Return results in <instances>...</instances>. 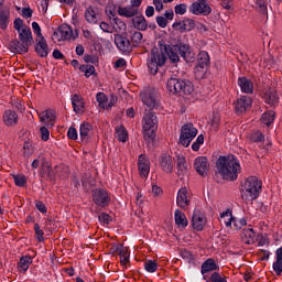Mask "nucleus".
<instances>
[{"label": "nucleus", "mask_w": 282, "mask_h": 282, "mask_svg": "<svg viewBox=\"0 0 282 282\" xmlns=\"http://www.w3.org/2000/svg\"><path fill=\"white\" fill-rule=\"evenodd\" d=\"M270 0H256L254 8L261 14H268V3Z\"/></svg>", "instance_id": "nucleus-47"}, {"label": "nucleus", "mask_w": 282, "mask_h": 282, "mask_svg": "<svg viewBox=\"0 0 282 282\" xmlns=\"http://www.w3.org/2000/svg\"><path fill=\"white\" fill-rule=\"evenodd\" d=\"M178 47V54L186 63H192V61H195V53L193 52V48H191V45L188 44H177Z\"/></svg>", "instance_id": "nucleus-20"}, {"label": "nucleus", "mask_w": 282, "mask_h": 282, "mask_svg": "<svg viewBox=\"0 0 282 282\" xmlns=\"http://www.w3.org/2000/svg\"><path fill=\"white\" fill-rule=\"evenodd\" d=\"M164 52L171 63H180V47L177 45H164Z\"/></svg>", "instance_id": "nucleus-26"}, {"label": "nucleus", "mask_w": 282, "mask_h": 282, "mask_svg": "<svg viewBox=\"0 0 282 282\" xmlns=\"http://www.w3.org/2000/svg\"><path fill=\"white\" fill-rule=\"evenodd\" d=\"M156 23L159 28H166V25H169V20L162 15H159L156 17Z\"/></svg>", "instance_id": "nucleus-64"}, {"label": "nucleus", "mask_w": 282, "mask_h": 282, "mask_svg": "<svg viewBox=\"0 0 282 282\" xmlns=\"http://www.w3.org/2000/svg\"><path fill=\"white\" fill-rule=\"evenodd\" d=\"M174 221L178 228H186L188 226V219L186 218V214L176 209L174 213Z\"/></svg>", "instance_id": "nucleus-36"}, {"label": "nucleus", "mask_w": 282, "mask_h": 282, "mask_svg": "<svg viewBox=\"0 0 282 282\" xmlns=\"http://www.w3.org/2000/svg\"><path fill=\"white\" fill-rule=\"evenodd\" d=\"M9 47L14 54H28V52H30V44L24 41H11Z\"/></svg>", "instance_id": "nucleus-17"}, {"label": "nucleus", "mask_w": 282, "mask_h": 282, "mask_svg": "<svg viewBox=\"0 0 282 282\" xmlns=\"http://www.w3.org/2000/svg\"><path fill=\"white\" fill-rule=\"evenodd\" d=\"M132 25L135 28V30H141L142 32H144L147 28H149V23H147V19L142 14H137L132 19Z\"/></svg>", "instance_id": "nucleus-35"}, {"label": "nucleus", "mask_w": 282, "mask_h": 282, "mask_svg": "<svg viewBox=\"0 0 282 282\" xmlns=\"http://www.w3.org/2000/svg\"><path fill=\"white\" fill-rule=\"evenodd\" d=\"M263 100L270 107H276L279 105V95L274 88H269L263 96Z\"/></svg>", "instance_id": "nucleus-27"}, {"label": "nucleus", "mask_w": 282, "mask_h": 282, "mask_svg": "<svg viewBox=\"0 0 282 282\" xmlns=\"http://www.w3.org/2000/svg\"><path fill=\"white\" fill-rule=\"evenodd\" d=\"M140 98L142 100L143 105H145V107H148V109H154V107L158 106V90H155L153 88H148V89L141 91Z\"/></svg>", "instance_id": "nucleus-8"}, {"label": "nucleus", "mask_w": 282, "mask_h": 282, "mask_svg": "<svg viewBox=\"0 0 282 282\" xmlns=\"http://www.w3.org/2000/svg\"><path fill=\"white\" fill-rule=\"evenodd\" d=\"M263 183L257 176H249L241 183L240 193L243 202H254L261 193Z\"/></svg>", "instance_id": "nucleus-2"}, {"label": "nucleus", "mask_w": 282, "mask_h": 282, "mask_svg": "<svg viewBox=\"0 0 282 282\" xmlns=\"http://www.w3.org/2000/svg\"><path fill=\"white\" fill-rule=\"evenodd\" d=\"M35 52L41 56V58H47L50 54V48L47 47V41L45 37H36L35 40Z\"/></svg>", "instance_id": "nucleus-22"}, {"label": "nucleus", "mask_w": 282, "mask_h": 282, "mask_svg": "<svg viewBox=\"0 0 282 282\" xmlns=\"http://www.w3.org/2000/svg\"><path fill=\"white\" fill-rule=\"evenodd\" d=\"M40 133H41V139L44 142H47V140H50V129H47V126H42L40 128Z\"/></svg>", "instance_id": "nucleus-55"}, {"label": "nucleus", "mask_w": 282, "mask_h": 282, "mask_svg": "<svg viewBox=\"0 0 282 282\" xmlns=\"http://www.w3.org/2000/svg\"><path fill=\"white\" fill-rule=\"evenodd\" d=\"M47 8H50V0H40V12H43V14H45V12H47Z\"/></svg>", "instance_id": "nucleus-62"}, {"label": "nucleus", "mask_w": 282, "mask_h": 282, "mask_svg": "<svg viewBox=\"0 0 282 282\" xmlns=\"http://www.w3.org/2000/svg\"><path fill=\"white\" fill-rule=\"evenodd\" d=\"M93 200L97 206L105 208L106 206H109V202H111V198L109 197V193H107V191L95 189L93 192Z\"/></svg>", "instance_id": "nucleus-12"}, {"label": "nucleus", "mask_w": 282, "mask_h": 282, "mask_svg": "<svg viewBox=\"0 0 282 282\" xmlns=\"http://www.w3.org/2000/svg\"><path fill=\"white\" fill-rule=\"evenodd\" d=\"M89 133H91V124L83 123L79 128V135L82 140H87L89 138Z\"/></svg>", "instance_id": "nucleus-48"}, {"label": "nucleus", "mask_w": 282, "mask_h": 282, "mask_svg": "<svg viewBox=\"0 0 282 282\" xmlns=\"http://www.w3.org/2000/svg\"><path fill=\"white\" fill-rule=\"evenodd\" d=\"M247 225H248V220H246V218L234 217V220L231 223V226H234L235 230H241V228Z\"/></svg>", "instance_id": "nucleus-51"}, {"label": "nucleus", "mask_w": 282, "mask_h": 282, "mask_svg": "<svg viewBox=\"0 0 282 282\" xmlns=\"http://www.w3.org/2000/svg\"><path fill=\"white\" fill-rule=\"evenodd\" d=\"M144 270L153 274V272L158 271V262L155 260H148L144 262Z\"/></svg>", "instance_id": "nucleus-49"}, {"label": "nucleus", "mask_w": 282, "mask_h": 282, "mask_svg": "<svg viewBox=\"0 0 282 282\" xmlns=\"http://www.w3.org/2000/svg\"><path fill=\"white\" fill-rule=\"evenodd\" d=\"M194 169L198 175L203 177L208 175V169H210V163L208 162V158L206 156H197L194 160Z\"/></svg>", "instance_id": "nucleus-13"}, {"label": "nucleus", "mask_w": 282, "mask_h": 282, "mask_svg": "<svg viewBox=\"0 0 282 282\" xmlns=\"http://www.w3.org/2000/svg\"><path fill=\"white\" fill-rule=\"evenodd\" d=\"M238 85L242 94H252L254 91V85L247 77H239Z\"/></svg>", "instance_id": "nucleus-32"}, {"label": "nucleus", "mask_w": 282, "mask_h": 282, "mask_svg": "<svg viewBox=\"0 0 282 282\" xmlns=\"http://www.w3.org/2000/svg\"><path fill=\"white\" fill-rule=\"evenodd\" d=\"M10 23V10H0V28L6 30Z\"/></svg>", "instance_id": "nucleus-43"}, {"label": "nucleus", "mask_w": 282, "mask_h": 282, "mask_svg": "<svg viewBox=\"0 0 282 282\" xmlns=\"http://www.w3.org/2000/svg\"><path fill=\"white\" fill-rule=\"evenodd\" d=\"M138 166L141 177H149V173L151 172V162L149 161V156L140 154Z\"/></svg>", "instance_id": "nucleus-15"}, {"label": "nucleus", "mask_w": 282, "mask_h": 282, "mask_svg": "<svg viewBox=\"0 0 282 282\" xmlns=\"http://www.w3.org/2000/svg\"><path fill=\"white\" fill-rule=\"evenodd\" d=\"M98 220L100 221V224L109 225V224H111V216L109 214L101 213L98 216Z\"/></svg>", "instance_id": "nucleus-57"}, {"label": "nucleus", "mask_w": 282, "mask_h": 282, "mask_svg": "<svg viewBox=\"0 0 282 282\" xmlns=\"http://www.w3.org/2000/svg\"><path fill=\"white\" fill-rule=\"evenodd\" d=\"M167 90L171 94H185V96H191L195 88L191 80H184L178 78H170L166 83Z\"/></svg>", "instance_id": "nucleus-4"}, {"label": "nucleus", "mask_w": 282, "mask_h": 282, "mask_svg": "<svg viewBox=\"0 0 282 282\" xmlns=\"http://www.w3.org/2000/svg\"><path fill=\"white\" fill-rule=\"evenodd\" d=\"M78 39V31L72 29L67 23H63L53 33L52 40L54 43H63V41H76Z\"/></svg>", "instance_id": "nucleus-6"}, {"label": "nucleus", "mask_w": 282, "mask_h": 282, "mask_svg": "<svg viewBox=\"0 0 282 282\" xmlns=\"http://www.w3.org/2000/svg\"><path fill=\"white\" fill-rule=\"evenodd\" d=\"M251 142H263V133L261 131H256L250 134Z\"/></svg>", "instance_id": "nucleus-56"}, {"label": "nucleus", "mask_w": 282, "mask_h": 282, "mask_svg": "<svg viewBox=\"0 0 282 282\" xmlns=\"http://www.w3.org/2000/svg\"><path fill=\"white\" fill-rule=\"evenodd\" d=\"M40 118V122L44 124V127L52 128L54 127V122L56 121V116L52 110H44L37 113Z\"/></svg>", "instance_id": "nucleus-19"}, {"label": "nucleus", "mask_w": 282, "mask_h": 282, "mask_svg": "<svg viewBox=\"0 0 282 282\" xmlns=\"http://www.w3.org/2000/svg\"><path fill=\"white\" fill-rule=\"evenodd\" d=\"M186 10H187V7L185 3L176 4L174 7L175 14H180V15L186 14Z\"/></svg>", "instance_id": "nucleus-58"}, {"label": "nucleus", "mask_w": 282, "mask_h": 282, "mask_svg": "<svg viewBox=\"0 0 282 282\" xmlns=\"http://www.w3.org/2000/svg\"><path fill=\"white\" fill-rule=\"evenodd\" d=\"M115 138H117L119 142H127L129 140V132H127V129L121 126L119 128H116Z\"/></svg>", "instance_id": "nucleus-42"}, {"label": "nucleus", "mask_w": 282, "mask_h": 282, "mask_svg": "<svg viewBox=\"0 0 282 282\" xmlns=\"http://www.w3.org/2000/svg\"><path fill=\"white\" fill-rule=\"evenodd\" d=\"M206 224H208V219L206 218V215L195 209L192 216V226L194 230H197V232H202Z\"/></svg>", "instance_id": "nucleus-11"}, {"label": "nucleus", "mask_w": 282, "mask_h": 282, "mask_svg": "<svg viewBox=\"0 0 282 282\" xmlns=\"http://www.w3.org/2000/svg\"><path fill=\"white\" fill-rule=\"evenodd\" d=\"M166 63V54L162 52V48L154 47L151 50L150 56L148 57L147 65L150 74L155 76L160 67H164Z\"/></svg>", "instance_id": "nucleus-3"}, {"label": "nucleus", "mask_w": 282, "mask_h": 282, "mask_svg": "<svg viewBox=\"0 0 282 282\" xmlns=\"http://www.w3.org/2000/svg\"><path fill=\"white\" fill-rule=\"evenodd\" d=\"M13 25H14V30H17V32H21V30H23V28H28L26 25L23 24V21L21 20V18L15 19L13 22Z\"/></svg>", "instance_id": "nucleus-63"}, {"label": "nucleus", "mask_w": 282, "mask_h": 282, "mask_svg": "<svg viewBox=\"0 0 282 282\" xmlns=\"http://www.w3.org/2000/svg\"><path fill=\"white\" fill-rule=\"evenodd\" d=\"M34 230H35V238L41 242L45 241V232L43 229H41V226L39 224L34 225Z\"/></svg>", "instance_id": "nucleus-54"}, {"label": "nucleus", "mask_w": 282, "mask_h": 282, "mask_svg": "<svg viewBox=\"0 0 282 282\" xmlns=\"http://www.w3.org/2000/svg\"><path fill=\"white\" fill-rule=\"evenodd\" d=\"M217 270H219V265L217 264V262H215L213 258H208L202 263L200 267V273L203 274V276H206L208 272H217Z\"/></svg>", "instance_id": "nucleus-24"}, {"label": "nucleus", "mask_w": 282, "mask_h": 282, "mask_svg": "<svg viewBox=\"0 0 282 282\" xmlns=\"http://www.w3.org/2000/svg\"><path fill=\"white\" fill-rule=\"evenodd\" d=\"M208 72V66H202L199 64H196L194 67V75L197 80H202L203 78L206 77V74Z\"/></svg>", "instance_id": "nucleus-44"}, {"label": "nucleus", "mask_w": 282, "mask_h": 282, "mask_svg": "<svg viewBox=\"0 0 282 282\" xmlns=\"http://www.w3.org/2000/svg\"><path fill=\"white\" fill-rule=\"evenodd\" d=\"M119 17H124L126 19H133V17H138L139 10L134 9L131 6L122 7L119 6L117 9Z\"/></svg>", "instance_id": "nucleus-31"}, {"label": "nucleus", "mask_w": 282, "mask_h": 282, "mask_svg": "<svg viewBox=\"0 0 282 282\" xmlns=\"http://www.w3.org/2000/svg\"><path fill=\"white\" fill-rule=\"evenodd\" d=\"M172 28L177 32H191L195 30V20L184 19L183 21L174 22Z\"/></svg>", "instance_id": "nucleus-16"}, {"label": "nucleus", "mask_w": 282, "mask_h": 282, "mask_svg": "<svg viewBox=\"0 0 282 282\" xmlns=\"http://www.w3.org/2000/svg\"><path fill=\"white\" fill-rule=\"evenodd\" d=\"M115 44L123 54H129V52L132 50L129 39L120 34L115 35Z\"/></svg>", "instance_id": "nucleus-18"}, {"label": "nucleus", "mask_w": 282, "mask_h": 282, "mask_svg": "<svg viewBox=\"0 0 282 282\" xmlns=\"http://www.w3.org/2000/svg\"><path fill=\"white\" fill-rule=\"evenodd\" d=\"M241 241L247 246H252L257 241V234H254V229L247 228L241 231Z\"/></svg>", "instance_id": "nucleus-28"}, {"label": "nucleus", "mask_w": 282, "mask_h": 282, "mask_svg": "<svg viewBox=\"0 0 282 282\" xmlns=\"http://www.w3.org/2000/svg\"><path fill=\"white\" fill-rule=\"evenodd\" d=\"M142 129L143 138L145 140H155V131H158V117L153 111H150L143 116Z\"/></svg>", "instance_id": "nucleus-5"}, {"label": "nucleus", "mask_w": 282, "mask_h": 282, "mask_svg": "<svg viewBox=\"0 0 282 282\" xmlns=\"http://www.w3.org/2000/svg\"><path fill=\"white\" fill-rule=\"evenodd\" d=\"M32 30L34 34H36L37 39H45L43 33H41V25H39V22H32Z\"/></svg>", "instance_id": "nucleus-59"}, {"label": "nucleus", "mask_w": 282, "mask_h": 282, "mask_svg": "<svg viewBox=\"0 0 282 282\" xmlns=\"http://www.w3.org/2000/svg\"><path fill=\"white\" fill-rule=\"evenodd\" d=\"M131 41H132L133 47H138V45H140V43H142V33L140 31H135L132 34Z\"/></svg>", "instance_id": "nucleus-53"}, {"label": "nucleus", "mask_w": 282, "mask_h": 282, "mask_svg": "<svg viewBox=\"0 0 282 282\" xmlns=\"http://www.w3.org/2000/svg\"><path fill=\"white\" fill-rule=\"evenodd\" d=\"M116 250H117V252H119L121 265H127L129 263V259H130L129 248H127L122 245H119V246H117Z\"/></svg>", "instance_id": "nucleus-38"}, {"label": "nucleus", "mask_w": 282, "mask_h": 282, "mask_svg": "<svg viewBox=\"0 0 282 282\" xmlns=\"http://www.w3.org/2000/svg\"><path fill=\"white\" fill-rule=\"evenodd\" d=\"M159 164L164 173H173V158L170 154H163Z\"/></svg>", "instance_id": "nucleus-30"}, {"label": "nucleus", "mask_w": 282, "mask_h": 282, "mask_svg": "<svg viewBox=\"0 0 282 282\" xmlns=\"http://www.w3.org/2000/svg\"><path fill=\"white\" fill-rule=\"evenodd\" d=\"M176 204L180 206V208H186L188 204H191V198H188V189H186V187L178 189Z\"/></svg>", "instance_id": "nucleus-23"}, {"label": "nucleus", "mask_w": 282, "mask_h": 282, "mask_svg": "<svg viewBox=\"0 0 282 282\" xmlns=\"http://www.w3.org/2000/svg\"><path fill=\"white\" fill-rule=\"evenodd\" d=\"M189 12L198 17V14H203L204 17H208L213 9L208 6V1L198 0V2H193L189 7Z\"/></svg>", "instance_id": "nucleus-10"}, {"label": "nucleus", "mask_w": 282, "mask_h": 282, "mask_svg": "<svg viewBox=\"0 0 282 282\" xmlns=\"http://www.w3.org/2000/svg\"><path fill=\"white\" fill-rule=\"evenodd\" d=\"M216 169L223 180L235 182L239 177V173H241V163L237 156L229 154L218 158Z\"/></svg>", "instance_id": "nucleus-1"}, {"label": "nucleus", "mask_w": 282, "mask_h": 282, "mask_svg": "<svg viewBox=\"0 0 282 282\" xmlns=\"http://www.w3.org/2000/svg\"><path fill=\"white\" fill-rule=\"evenodd\" d=\"M79 69L80 72H84L86 78H89L96 74V67H94V65H82Z\"/></svg>", "instance_id": "nucleus-50"}, {"label": "nucleus", "mask_w": 282, "mask_h": 282, "mask_svg": "<svg viewBox=\"0 0 282 282\" xmlns=\"http://www.w3.org/2000/svg\"><path fill=\"white\" fill-rule=\"evenodd\" d=\"M275 116H276V113L274 112V110H269V111L264 112L262 115L263 124H265L267 127H270V124H272V122H274Z\"/></svg>", "instance_id": "nucleus-46"}, {"label": "nucleus", "mask_w": 282, "mask_h": 282, "mask_svg": "<svg viewBox=\"0 0 282 282\" xmlns=\"http://www.w3.org/2000/svg\"><path fill=\"white\" fill-rule=\"evenodd\" d=\"M67 138L69 140H78V131H76V128L74 127L68 128Z\"/></svg>", "instance_id": "nucleus-61"}, {"label": "nucleus", "mask_w": 282, "mask_h": 282, "mask_svg": "<svg viewBox=\"0 0 282 282\" xmlns=\"http://www.w3.org/2000/svg\"><path fill=\"white\" fill-rule=\"evenodd\" d=\"M70 102L73 105V111L75 113H84L85 111V101L83 100V97L78 94H75L70 98Z\"/></svg>", "instance_id": "nucleus-29"}, {"label": "nucleus", "mask_w": 282, "mask_h": 282, "mask_svg": "<svg viewBox=\"0 0 282 282\" xmlns=\"http://www.w3.org/2000/svg\"><path fill=\"white\" fill-rule=\"evenodd\" d=\"M85 19L88 23H98V9L94 7H88L85 12Z\"/></svg>", "instance_id": "nucleus-39"}, {"label": "nucleus", "mask_w": 282, "mask_h": 282, "mask_svg": "<svg viewBox=\"0 0 282 282\" xmlns=\"http://www.w3.org/2000/svg\"><path fill=\"white\" fill-rule=\"evenodd\" d=\"M176 169H177V175H188V163H186V158L182 154H176Z\"/></svg>", "instance_id": "nucleus-25"}, {"label": "nucleus", "mask_w": 282, "mask_h": 282, "mask_svg": "<svg viewBox=\"0 0 282 282\" xmlns=\"http://www.w3.org/2000/svg\"><path fill=\"white\" fill-rule=\"evenodd\" d=\"M33 261L34 260L31 256H22L18 262V270L25 273L28 270H30V265H32Z\"/></svg>", "instance_id": "nucleus-34"}, {"label": "nucleus", "mask_w": 282, "mask_h": 282, "mask_svg": "<svg viewBox=\"0 0 282 282\" xmlns=\"http://www.w3.org/2000/svg\"><path fill=\"white\" fill-rule=\"evenodd\" d=\"M96 100L100 109H106L107 111H109V109L116 107V102H118V96L110 95L109 97H107L105 93H97Z\"/></svg>", "instance_id": "nucleus-9"}, {"label": "nucleus", "mask_w": 282, "mask_h": 282, "mask_svg": "<svg viewBox=\"0 0 282 282\" xmlns=\"http://www.w3.org/2000/svg\"><path fill=\"white\" fill-rule=\"evenodd\" d=\"M250 107H252V98L248 96H241L235 102V111L238 115L246 113Z\"/></svg>", "instance_id": "nucleus-14"}, {"label": "nucleus", "mask_w": 282, "mask_h": 282, "mask_svg": "<svg viewBox=\"0 0 282 282\" xmlns=\"http://www.w3.org/2000/svg\"><path fill=\"white\" fill-rule=\"evenodd\" d=\"M181 257L185 261H188V263H191V261H193V259H195V257H193V253L188 250H182L181 251Z\"/></svg>", "instance_id": "nucleus-60"}, {"label": "nucleus", "mask_w": 282, "mask_h": 282, "mask_svg": "<svg viewBox=\"0 0 282 282\" xmlns=\"http://www.w3.org/2000/svg\"><path fill=\"white\" fill-rule=\"evenodd\" d=\"M197 137V128L193 123L184 124L181 129L180 143L183 147H189L191 142Z\"/></svg>", "instance_id": "nucleus-7"}, {"label": "nucleus", "mask_w": 282, "mask_h": 282, "mask_svg": "<svg viewBox=\"0 0 282 282\" xmlns=\"http://www.w3.org/2000/svg\"><path fill=\"white\" fill-rule=\"evenodd\" d=\"M18 34L20 41H24V43L31 44L32 41H34V37L32 36V30L29 26L18 31Z\"/></svg>", "instance_id": "nucleus-40"}, {"label": "nucleus", "mask_w": 282, "mask_h": 282, "mask_svg": "<svg viewBox=\"0 0 282 282\" xmlns=\"http://www.w3.org/2000/svg\"><path fill=\"white\" fill-rule=\"evenodd\" d=\"M275 274L281 275L282 273V246L275 250V262L272 265Z\"/></svg>", "instance_id": "nucleus-37"}, {"label": "nucleus", "mask_w": 282, "mask_h": 282, "mask_svg": "<svg viewBox=\"0 0 282 282\" xmlns=\"http://www.w3.org/2000/svg\"><path fill=\"white\" fill-rule=\"evenodd\" d=\"M197 65H200L203 67H210V55H208V52L200 51L197 55Z\"/></svg>", "instance_id": "nucleus-41"}, {"label": "nucleus", "mask_w": 282, "mask_h": 282, "mask_svg": "<svg viewBox=\"0 0 282 282\" xmlns=\"http://www.w3.org/2000/svg\"><path fill=\"white\" fill-rule=\"evenodd\" d=\"M14 184L15 186L23 187L25 184H28V178L25 175H13Z\"/></svg>", "instance_id": "nucleus-52"}, {"label": "nucleus", "mask_w": 282, "mask_h": 282, "mask_svg": "<svg viewBox=\"0 0 282 282\" xmlns=\"http://www.w3.org/2000/svg\"><path fill=\"white\" fill-rule=\"evenodd\" d=\"M2 122L6 127H17L19 124V115L14 110H6L2 115Z\"/></svg>", "instance_id": "nucleus-21"}, {"label": "nucleus", "mask_w": 282, "mask_h": 282, "mask_svg": "<svg viewBox=\"0 0 282 282\" xmlns=\"http://www.w3.org/2000/svg\"><path fill=\"white\" fill-rule=\"evenodd\" d=\"M203 281H206V282H228L226 280V278H224V276H221V274H219V272H214V273H212L210 276L204 275Z\"/></svg>", "instance_id": "nucleus-45"}, {"label": "nucleus", "mask_w": 282, "mask_h": 282, "mask_svg": "<svg viewBox=\"0 0 282 282\" xmlns=\"http://www.w3.org/2000/svg\"><path fill=\"white\" fill-rule=\"evenodd\" d=\"M235 216H232V210L226 209L225 212L220 213L219 221L227 228H232V221Z\"/></svg>", "instance_id": "nucleus-33"}]
</instances>
